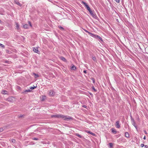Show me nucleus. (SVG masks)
<instances>
[{"instance_id": "f257e3e1", "label": "nucleus", "mask_w": 148, "mask_h": 148, "mask_svg": "<svg viewBox=\"0 0 148 148\" xmlns=\"http://www.w3.org/2000/svg\"><path fill=\"white\" fill-rule=\"evenodd\" d=\"M52 118L55 117L57 118H61L62 119L64 120L68 121L70 120H72L73 119L72 117L68 116L63 115L61 114H58L51 116Z\"/></svg>"}, {"instance_id": "f03ea898", "label": "nucleus", "mask_w": 148, "mask_h": 148, "mask_svg": "<svg viewBox=\"0 0 148 148\" xmlns=\"http://www.w3.org/2000/svg\"><path fill=\"white\" fill-rule=\"evenodd\" d=\"M115 125L116 128H119L120 127V125L119 124V121H116Z\"/></svg>"}, {"instance_id": "7ed1b4c3", "label": "nucleus", "mask_w": 148, "mask_h": 148, "mask_svg": "<svg viewBox=\"0 0 148 148\" xmlns=\"http://www.w3.org/2000/svg\"><path fill=\"white\" fill-rule=\"evenodd\" d=\"M49 94L50 96H53L55 95V92L53 91L50 90L49 91Z\"/></svg>"}, {"instance_id": "20e7f679", "label": "nucleus", "mask_w": 148, "mask_h": 148, "mask_svg": "<svg viewBox=\"0 0 148 148\" xmlns=\"http://www.w3.org/2000/svg\"><path fill=\"white\" fill-rule=\"evenodd\" d=\"M60 58L61 60L64 62H66L67 61L66 59L63 57L61 56L60 57Z\"/></svg>"}, {"instance_id": "39448f33", "label": "nucleus", "mask_w": 148, "mask_h": 148, "mask_svg": "<svg viewBox=\"0 0 148 148\" xmlns=\"http://www.w3.org/2000/svg\"><path fill=\"white\" fill-rule=\"evenodd\" d=\"M33 51L35 52L38 53L39 51L38 50L37 48H33Z\"/></svg>"}, {"instance_id": "423d86ee", "label": "nucleus", "mask_w": 148, "mask_h": 148, "mask_svg": "<svg viewBox=\"0 0 148 148\" xmlns=\"http://www.w3.org/2000/svg\"><path fill=\"white\" fill-rule=\"evenodd\" d=\"M89 34L91 36L94 37V38H96V36H97V35H95L94 34H93L92 33H91L90 32V33H89Z\"/></svg>"}, {"instance_id": "0eeeda50", "label": "nucleus", "mask_w": 148, "mask_h": 148, "mask_svg": "<svg viewBox=\"0 0 148 148\" xmlns=\"http://www.w3.org/2000/svg\"><path fill=\"white\" fill-rule=\"evenodd\" d=\"M125 136L126 138H130V135L129 133L128 132H125Z\"/></svg>"}, {"instance_id": "6e6552de", "label": "nucleus", "mask_w": 148, "mask_h": 148, "mask_svg": "<svg viewBox=\"0 0 148 148\" xmlns=\"http://www.w3.org/2000/svg\"><path fill=\"white\" fill-rule=\"evenodd\" d=\"M111 130L112 131V132L114 134H116V131L114 128H112Z\"/></svg>"}, {"instance_id": "1a4fd4ad", "label": "nucleus", "mask_w": 148, "mask_h": 148, "mask_svg": "<svg viewBox=\"0 0 148 148\" xmlns=\"http://www.w3.org/2000/svg\"><path fill=\"white\" fill-rule=\"evenodd\" d=\"M132 124L133 125V126L136 128V129L137 128V126L136 124V123L135 121H133L132 122Z\"/></svg>"}, {"instance_id": "9d476101", "label": "nucleus", "mask_w": 148, "mask_h": 148, "mask_svg": "<svg viewBox=\"0 0 148 148\" xmlns=\"http://www.w3.org/2000/svg\"><path fill=\"white\" fill-rule=\"evenodd\" d=\"M46 96H42L41 97V99L42 101H44L46 98Z\"/></svg>"}, {"instance_id": "9b49d317", "label": "nucleus", "mask_w": 148, "mask_h": 148, "mask_svg": "<svg viewBox=\"0 0 148 148\" xmlns=\"http://www.w3.org/2000/svg\"><path fill=\"white\" fill-rule=\"evenodd\" d=\"M23 26L24 28L25 29H27L28 28L29 25L28 24H25V25H23Z\"/></svg>"}, {"instance_id": "f8f14e48", "label": "nucleus", "mask_w": 148, "mask_h": 148, "mask_svg": "<svg viewBox=\"0 0 148 148\" xmlns=\"http://www.w3.org/2000/svg\"><path fill=\"white\" fill-rule=\"evenodd\" d=\"M71 69L72 70H75L76 69V68L75 66H74V65H73L71 67Z\"/></svg>"}, {"instance_id": "ddd939ff", "label": "nucleus", "mask_w": 148, "mask_h": 148, "mask_svg": "<svg viewBox=\"0 0 148 148\" xmlns=\"http://www.w3.org/2000/svg\"><path fill=\"white\" fill-rule=\"evenodd\" d=\"M75 135L80 138H82V136H81V135H80L78 133L75 134Z\"/></svg>"}, {"instance_id": "4468645a", "label": "nucleus", "mask_w": 148, "mask_h": 148, "mask_svg": "<svg viewBox=\"0 0 148 148\" xmlns=\"http://www.w3.org/2000/svg\"><path fill=\"white\" fill-rule=\"evenodd\" d=\"M31 91H32V90H30V89H28L27 90H25V91H24V92L25 93H26L28 92H31Z\"/></svg>"}, {"instance_id": "2eb2a0df", "label": "nucleus", "mask_w": 148, "mask_h": 148, "mask_svg": "<svg viewBox=\"0 0 148 148\" xmlns=\"http://www.w3.org/2000/svg\"><path fill=\"white\" fill-rule=\"evenodd\" d=\"M92 58L94 61H95L96 62H97L96 58L95 56H92Z\"/></svg>"}, {"instance_id": "dca6fc26", "label": "nucleus", "mask_w": 148, "mask_h": 148, "mask_svg": "<svg viewBox=\"0 0 148 148\" xmlns=\"http://www.w3.org/2000/svg\"><path fill=\"white\" fill-rule=\"evenodd\" d=\"M82 3L86 7L88 5L87 3L83 1H82Z\"/></svg>"}, {"instance_id": "f3484780", "label": "nucleus", "mask_w": 148, "mask_h": 148, "mask_svg": "<svg viewBox=\"0 0 148 148\" xmlns=\"http://www.w3.org/2000/svg\"><path fill=\"white\" fill-rule=\"evenodd\" d=\"M82 3L86 7L88 5L87 3L83 1H82Z\"/></svg>"}, {"instance_id": "a211bd4d", "label": "nucleus", "mask_w": 148, "mask_h": 148, "mask_svg": "<svg viewBox=\"0 0 148 148\" xmlns=\"http://www.w3.org/2000/svg\"><path fill=\"white\" fill-rule=\"evenodd\" d=\"M82 3L86 7L88 5L87 3L83 1H82Z\"/></svg>"}, {"instance_id": "6ab92c4d", "label": "nucleus", "mask_w": 148, "mask_h": 148, "mask_svg": "<svg viewBox=\"0 0 148 148\" xmlns=\"http://www.w3.org/2000/svg\"><path fill=\"white\" fill-rule=\"evenodd\" d=\"M82 3L86 7L88 5L87 3L83 1H82Z\"/></svg>"}, {"instance_id": "aec40b11", "label": "nucleus", "mask_w": 148, "mask_h": 148, "mask_svg": "<svg viewBox=\"0 0 148 148\" xmlns=\"http://www.w3.org/2000/svg\"><path fill=\"white\" fill-rule=\"evenodd\" d=\"M82 3L86 7L88 5L87 3L83 1H82Z\"/></svg>"}, {"instance_id": "412c9836", "label": "nucleus", "mask_w": 148, "mask_h": 148, "mask_svg": "<svg viewBox=\"0 0 148 148\" xmlns=\"http://www.w3.org/2000/svg\"><path fill=\"white\" fill-rule=\"evenodd\" d=\"M7 91L6 90H2V93L3 94H7Z\"/></svg>"}, {"instance_id": "4be33fe9", "label": "nucleus", "mask_w": 148, "mask_h": 148, "mask_svg": "<svg viewBox=\"0 0 148 148\" xmlns=\"http://www.w3.org/2000/svg\"><path fill=\"white\" fill-rule=\"evenodd\" d=\"M33 74H34V75L35 78H37L39 77V76L38 75V74H37L35 73H34Z\"/></svg>"}, {"instance_id": "5701e85b", "label": "nucleus", "mask_w": 148, "mask_h": 148, "mask_svg": "<svg viewBox=\"0 0 148 148\" xmlns=\"http://www.w3.org/2000/svg\"><path fill=\"white\" fill-rule=\"evenodd\" d=\"M16 3L20 6H21L22 5V4L20 3L18 1L16 2Z\"/></svg>"}, {"instance_id": "b1692460", "label": "nucleus", "mask_w": 148, "mask_h": 148, "mask_svg": "<svg viewBox=\"0 0 148 148\" xmlns=\"http://www.w3.org/2000/svg\"><path fill=\"white\" fill-rule=\"evenodd\" d=\"M16 28L17 29H19V25L17 23H16Z\"/></svg>"}, {"instance_id": "393cba45", "label": "nucleus", "mask_w": 148, "mask_h": 148, "mask_svg": "<svg viewBox=\"0 0 148 148\" xmlns=\"http://www.w3.org/2000/svg\"><path fill=\"white\" fill-rule=\"evenodd\" d=\"M96 38H98L100 40H101L102 41V38L100 36H99L98 35H97Z\"/></svg>"}, {"instance_id": "a878e982", "label": "nucleus", "mask_w": 148, "mask_h": 148, "mask_svg": "<svg viewBox=\"0 0 148 148\" xmlns=\"http://www.w3.org/2000/svg\"><path fill=\"white\" fill-rule=\"evenodd\" d=\"M109 146L110 148H111L113 146V144L112 143H110L109 144Z\"/></svg>"}, {"instance_id": "bb28decb", "label": "nucleus", "mask_w": 148, "mask_h": 148, "mask_svg": "<svg viewBox=\"0 0 148 148\" xmlns=\"http://www.w3.org/2000/svg\"><path fill=\"white\" fill-rule=\"evenodd\" d=\"M86 8L88 11L91 10L90 8V7L88 6V5L86 7Z\"/></svg>"}, {"instance_id": "cd10ccee", "label": "nucleus", "mask_w": 148, "mask_h": 148, "mask_svg": "<svg viewBox=\"0 0 148 148\" xmlns=\"http://www.w3.org/2000/svg\"><path fill=\"white\" fill-rule=\"evenodd\" d=\"M37 87V86H34V87H32H32H31L29 88L31 89H35Z\"/></svg>"}, {"instance_id": "c85d7f7f", "label": "nucleus", "mask_w": 148, "mask_h": 148, "mask_svg": "<svg viewBox=\"0 0 148 148\" xmlns=\"http://www.w3.org/2000/svg\"><path fill=\"white\" fill-rule=\"evenodd\" d=\"M58 27L59 28V29H60L64 30V28L63 27H61V26H58Z\"/></svg>"}, {"instance_id": "c756f323", "label": "nucleus", "mask_w": 148, "mask_h": 148, "mask_svg": "<svg viewBox=\"0 0 148 148\" xmlns=\"http://www.w3.org/2000/svg\"><path fill=\"white\" fill-rule=\"evenodd\" d=\"M32 139L33 140H38V138H32Z\"/></svg>"}, {"instance_id": "7c9ffc66", "label": "nucleus", "mask_w": 148, "mask_h": 148, "mask_svg": "<svg viewBox=\"0 0 148 148\" xmlns=\"http://www.w3.org/2000/svg\"><path fill=\"white\" fill-rule=\"evenodd\" d=\"M11 142L13 143H14L15 142V140L14 139H12L11 140Z\"/></svg>"}, {"instance_id": "2f4dec72", "label": "nucleus", "mask_w": 148, "mask_h": 148, "mask_svg": "<svg viewBox=\"0 0 148 148\" xmlns=\"http://www.w3.org/2000/svg\"><path fill=\"white\" fill-rule=\"evenodd\" d=\"M91 80L92 81L93 83H95V79L94 78H92L91 79Z\"/></svg>"}, {"instance_id": "473e14b6", "label": "nucleus", "mask_w": 148, "mask_h": 148, "mask_svg": "<svg viewBox=\"0 0 148 148\" xmlns=\"http://www.w3.org/2000/svg\"><path fill=\"white\" fill-rule=\"evenodd\" d=\"M3 130V128H0V132H2Z\"/></svg>"}, {"instance_id": "72a5a7b5", "label": "nucleus", "mask_w": 148, "mask_h": 148, "mask_svg": "<svg viewBox=\"0 0 148 148\" xmlns=\"http://www.w3.org/2000/svg\"><path fill=\"white\" fill-rule=\"evenodd\" d=\"M92 89H93L94 90V91H95V92H96V91H97L95 89V87H94V86H93V87H92Z\"/></svg>"}, {"instance_id": "f704fd0d", "label": "nucleus", "mask_w": 148, "mask_h": 148, "mask_svg": "<svg viewBox=\"0 0 148 148\" xmlns=\"http://www.w3.org/2000/svg\"><path fill=\"white\" fill-rule=\"evenodd\" d=\"M28 23H29L30 26V27H32V24H31V22L30 21H28Z\"/></svg>"}, {"instance_id": "c9c22d12", "label": "nucleus", "mask_w": 148, "mask_h": 148, "mask_svg": "<svg viewBox=\"0 0 148 148\" xmlns=\"http://www.w3.org/2000/svg\"><path fill=\"white\" fill-rule=\"evenodd\" d=\"M89 12L90 13V14H92V13H93L92 11L91 10H90V11H89Z\"/></svg>"}, {"instance_id": "e433bc0d", "label": "nucleus", "mask_w": 148, "mask_h": 148, "mask_svg": "<svg viewBox=\"0 0 148 148\" xmlns=\"http://www.w3.org/2000/svg\"><path fill=\"white\" fill-rule=\"evenodd\" d=\"M140 146L141 147H143L144 146V144H140Z\"/></svg>"}, {"instance_id": "4c0bfd02", "label": "nucleus", "mask_w": 148, "mask_h": 148, "mask_svg": "<svg viewBox=\"0 0 148 148\" xmlns=\"http://www.w3.org/2000/svg\"><path fill=\"white\" fill-rule=\"evenodd\" d=\"M0 46H1L2 47H4L3 45L1 43H0Z\"/></svg>"}, {"instance_id": "58836bf2", "label": "nucleus", "mask_w": 148, "mask_h": 148, "mask_svg": "<svg viewBox=\"0 0 148 148\" xmlns=\"http://www.w3.org/2000/svg\"><path fill=\"white\" fill-rule=\"evenodd\" d=\"M13 99H14V98H13V97H10V99H12V100H13ZM10 101H11V100H10Z\"/></svg>"}, {"instance_id": "ea45409f", "label": "nucleus", "mask_w": 148, "mask_h": 148, "mask_svg": "<svg viewBox=\"0 0 148 148\" xmlns=\"http://www.w3.org/2000/svg\"><path fill=\"white\" fill-rule=\"evenodd\" d=\"M131 121H132V122H133V121H135L134 120V119H133V118H132L131 119Z\"/></svg>"}, {"instance_id": "a19ab883", "label": "nucleus", "mask_w": 148, "mask_h": 148, "mask_svg": "<svg viewBox=\"0 0 148 148\" xmlns=\"http://www.w3.org/2000/svg\"><path fill=\"white\" fill-rule=\"evenodd\" d=\"M23 116V115L21 114V115H20V116H19V118L22 117Z\"/></svg>"}, {"instance_id": "79ce46f5", "label": "nucleus", "mask_w": 148, "mask_h": 148, "mask_svg": "<svg viewBox=\"0 0 148 148\" xmlns=\"http://www.w3.org/2000/svg\"><path fill=\"white\" fill-rule=\"evenodd\" d=\"M85 31L86 32H87V33H88L89 34V33H90V32H88V31H87V30H85Z\"/></svg>"}, {"instance_id": "37998d69", "label": "nucleus", "mask_w": 148, "mask_h": 148, "mask_svg": "<svg viewBox=\"0 0 148 148\" xmlns=\"http://www.w3.org/2000/svg\"><path fill=\"white\" fill-rule=\"evenodd\" d=\"M145 148H148V146L147 145H145Z\"/></svg>"}, {"instance_id": "c03bdc74", "label": "nucleus", "mask_w": 148, "mask_h": 148, "mask_svg": "<svg viewBox=\"0 0 148 148\" xmlns=\"http://www.w3.org/2000/svg\"><path fill=\"white\" fill-rule=\"evenodd\" d=\"M115 1L117 2H119L120 0H115Z\"/></svg>"}, {"instance_id": "a18cd8bd", "label": "nucleus", "mask_w": 148, "mask_h": 148, "mask_svg": "<svg viewBox=\"0 0 148 148\" xmlns=\"http://www.w3.org/2000/svg\"><path fill=\"white\" fill-rule=\"evenodd\" d=\"M83 72H84V73H86V70H84L83 71Z\"/></svg>"}, {"instance_id": "49530a36", "label": "nucleus", "mask_w": 148, "mask_h": 148, "mask_svg": "<svg viewBox=\"0 0 148 148\" xmlns=\"http://www.w3.org/2000/svg\"><path fill=\"white\" fill-rule=\"evenodd\" d=\"M91 15H92V16H93V17L94 16H95V14H94V13H92V14H91Z\"/></svg>"}, {"instance_id": "de8ad7c7", "label": "nucleus", "mask_w": 148, "mask_h": 148, "mask_svg": "<svg viewBox=\"0 0 148 148\" xmlns=\"http://www.w3.org/2000/svg\"><path fill=\"white\" fill-rule=\"evenodd\" d=\"M4 12H1H1H0V14H2H2H4Z\"/></svg>"}, {"instance_id": "09e8293b", "label": "nucleus", "mask_w": 148, "mask_h": 148, "mask_svg": "<svg viewBox=\"0 0 148 148\" xmlns=\"http://www.w3.org/2000/svg\"><path fill=\"white\" fill-rule=\"evenodd\" d=\"M83 107L84 108H86V105H84L83 106Z\"/></svg>"}, {"instance_id": "8fccbe9b", "label": "nucleus", "mask_w": 148, "mask_h": 148, "mask_svg": "<svg viewBox=\"0 0 148 148\" xmlns=\"http://www.w3.org/2000/svg\"><path fill=\"white\" fill-rule=\"evenodd\" d=\"M144 132L146 134H147V132H146V131L144 130Z\"/></svg>"}, {"instance_id": "3c124183", "label": "nucleus", "mask_w": 148, "mask_h": 148, "mask_svg": "<svg viewBox=\"0 0 148 148\" xmlns=\"http://www.w3.org/2000/svg\"><path fill=\"white\" fill-rule=\"evenodd\" d=\"M143 139L144 140H145L146 139V136H144L143 138Z\"/></svg>"}, {"instance_id": "603ef678", "label": "nucleus", "mask_w": 148, "mask_h": 148, "mask_svg": "<svg viewBox=\"0 0 148 148\" xmlns=\"http://www.w3.org/2000/svg\"><path fill=\"white\" fill-rule=\"evenodd\" d=\"M1 20H0V23H1Z\"/></svg>"}, {"instance_id": "864d4df0", "label": "nucleus", "mask_w": 148, "mask_h": 148, "mask_svg": "<svg viewBox=\"0 0 148 148\" xmlns=\"http://www.w3.org/2000/svg\"><path fill=\"white\" fill-rule=\"evenodd\" d=\"M91 134H93V133H91Z\"/></svg>"}, {"instance_id": "5fc2aeb1", "label": "nucleus", "mask_w": 148, "mask_h": 148, "mask_svg": "<svg viewBox=\"0 0 148 148\" xmlns=\"http://www.w3.org/2000/svg\"><path fill=\"white\" fill-rule=\"evenodd\" d=\"M6 62H8L7 61H6Z\"/></svg>"}]
</instances>
